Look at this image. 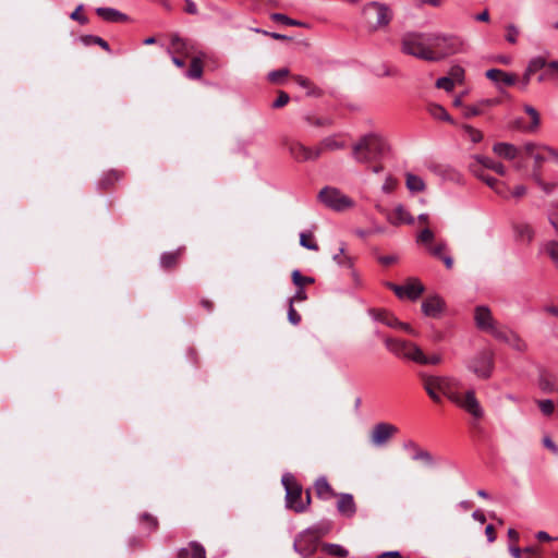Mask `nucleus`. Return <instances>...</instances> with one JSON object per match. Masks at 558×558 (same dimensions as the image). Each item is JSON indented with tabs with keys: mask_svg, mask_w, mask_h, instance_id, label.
Segmentation results:
<instances>
[{
	"mask_svg": "<svg viewBox=\"0 0 558 558\" xmlns=\"http://www.w3.org/2000/svg\"><path fill=\"white\" fill-rule=\"evenodd\" d=\"M524 111L531 117V125L527 128V130L531 132L537 130L541 124V119L537 110L530 105H525Z\"/></svg>",
	"mask_w": 558,
	"mask_h": 558,
	"instance_id": "obj_40",
	"label": "nucleus"
},
{
	"mask_svg": "<svg viewBox=\"0 0 558 558\" xmlns=\"http://www.w3.org/2000/svg\"><path fill=\"white\" fill-rule=\"evenodd\" d=\"M338 511L348 518H351L356 512V506L351 494H340L337 502Z\"/></svg>",
	"mask_w": 558,
	"mask_h": 558,
	"instance_id": "obj_21",
	"label": "nucleus"
},
{
	"mask_svg": "<svg viewBox=\"0 0 558 558\" xmlns=\"http://www.w3.org/2000/svg\"><path fill=\"white\" fill-rule=\"evenodd\" d=\"M178 558H206V550L197 542H191L189 547H183L178 551Z\"/></svg>",
	"mask_w": 558,
	"mask_h": 558,
	"instance_id": "obj_23",
	"label": "nucleus"
},
{
	"mask_svg": "<svg viewBox=\"0 0 558 558\" xmlns=\"http://www.w3.org/2000/svg\"><path fill=\"white\" fill-rule=\"evenodd\" d=\"M493 151L507 160H514L520 155V149L510 143H496Z\"/></svg>",
	"mask_w": 558,
	"mask_h": 558,
	"instance_id": "obj_22",
	"label": "nucleus"
},
{
	"mask_svg": "<svg viewBox=\"0 0 558 558\" xmlns=\"http://www.w3.org/2000/svg\"><path fill=\"white\" fill-rule=\"evenodd\" d=\"M542 147L543 146H538L535 143L529 142L523 145L522 150L526 154V156L532 157L536 153V148L542 149Z\"/></svg>",
	"mask_w": 558,
	"mask_h": 558,
	"instance_id": "obj_63",
	"label": "nucleus"
},
{
	"mask_svg": "<svg viewBox=\"0 0 558 558\" xmlns=\"http://www.w3.org/2000/svg\"><path fill=\"white\" fill-rule=\"evenodd\" d=\"M482 114V108L480 104L469 105L463 107V116L465 118H472Z\"/></svg>",
	"mask_w": 558,
	"mask_h": 558,
	"instance_id": "obj_55",
	"label": "nucleus"
},
{
	"mask_svg": "<svg viewBox=\"0 0 558 558\" xmlns=\"http://www.w3.org/2000/svg\"><path fill=\"white\" fill-rule=\"evenodd\" d=\"M538 407L545 415H550L554 412V402L549 399L538 401Z\"/></svg>",
	"mask_w": 558,
	"mask_h": 558,
	"instance_id": "obj_56",
	"label": "nucleus"
},
{
	"mask_svg": "<svg viewBox=\"0 0 558 558\" xmlns=\"http://www.w3.org/2000/svg\"><path fill=\"white\" fill-rule=\"evenodd\" d=\"M506 40L510 44H517L520 34L519 28L514 24H509L506 26Z\"/></svg>",
	"mask_w": 558,
	"mask_h": 558,
	"instance_id": "obj_52",
	"label": "nucleus"
},
{
	"mask_svg": "<svg viewBox=\"0 0 558 558\" xmlns=\"http://www.w3.org/2000/svg\"><path fill=\"white\" fill-rule=\"evenodd\" d=\"M454 86V81L450 76L439 77L436 82V87L450 92Z\"/></svg>",
	"mask_w": 558,
	"mask_h": 558,
	"instance_id": "obj_53",
	"label": "nucleus"
},
{
	"mask_svg": "<svg viewBox=\"0 0 558 558\" xmlns=\"http://www.w3.org/2000/svg\"><path fill=\"white\" fill-rule=\"evenodd\" d=\"M430 384L438 389L439 392L447 396L451 401L458 400V392L454 391L459 387L460 381L454 377L428 376L423 375Z\"/></svg>",
	"mask_w": 558,
	"mask_h": 558,
	"instance_id": "obj_10",
	"label": "nucleus"
},
{
	"mask_svg": "<svg viewBox=\"0 0 558 558\" xmlns=\"http://www.w3.org/2000/svg\"><path fill=\"white\" fill-rule=\"evenodd\" d=\"M405 185L412 193L423 192L426 187L424 180L413 173H407Z\"/></svg>",
	"mask_w": 558,
	"mask_h": 558,
	"instance_id": "obj_29",
	"label": "nucleus"
},
{
	"mask_svg": "<svg viewBox=\"0 0 558 558\" xmlns=\"http://www.w3.org/2000/svg\"><path fill=\"white\" fill-rule=\"evenodd\" d=\"M318 201L335 211H344L354 206L352 198L333 186H325L318 193Z\"/></svg>",
	"mask_w": 558,
	"mask_h": 558,
	"instance_id": "obj_5",
	"label": "nucleus"
},
{
	"mask_svg": "<svg viewBox=\"0 0 558 558\" xmlns=\"http://www.w3.org/2000/svg\"><path fill=\"white\" fill-rule=\"evenodd\" d=\"M543 251L548 254L551 260L555 263L558 268V242L557 241H548L543 245Z\"/></svg>",
	"mask_w": 558,
	"mask_h": 558,
	"instance_id": "obj_41",
	"label": "nucleus"
},
{
	"mask_svg": "<svg viewBox=\"0 0 558 558\" xmlns=\"http://www.w3.org/2000/svg\"><path fill=\"white\" fill-rule=\"evenodd\" d=\"M428 112L429 114L435 118V119H438V120H442V121H447V122H450V123H453L450 114L447 112V110L440 106V105H436V104H433L428 107Z\"/></svg>",
	"mask_w": 558,
	"mask_h": 558,
	"instance_id": "obj_33",
	"label": "nucleus"
},
{
	"mask_svg": "<svg viewBox=\"0 0 558 558\" xmlns=\"http://www.w3.org/2000/svg\"><path fill=\"white\" fill-rule=\"evenodd\" d=\"M403 448L405 450H410L413 452L412 460L422 461L428 466H432L435 464L433 456L427 450L422 449L415 441H413V440L404 441Z\"/></svg>",
	"mask_w": 558,
	"mask_h": 558,
	"instance_id": "obj_15",
	"label": "nucleus"
},
{
	"mask_svg": "<svg viewBox=\"0 0 558 558\" xmlns=\"http://www.w3.org/2000/svg\"><path fill=\"white\" fill-rule=\"evenodd\" d=\"M323 549L331 556L344 558L349 555V551L339 544L325 543Z\"/></svg>",
	"mask_w": 558,
	"mask_h": 558,
	"instance_id": "obj_35",
	"label": "nucleus"
},
{
	"mask_svg": "<svg viewBox=\"0 0 558 558\" xmlns=\"http://www.w3.org/2000/svg\"><path fill=\"white\" fill-rule=\"evenodd\" d=\"M403 286L404 296L411 301L417 300L424 292V286L417 279H412Z\"/></svg>",
	"mask_w": 558,
	"mask_h": 558,
	"instance_id": "obj_25",
	"label": "nucleus"
},
{
	"mask_svg": "<svg viewBox=\"0 0 558 558\" xmlns=\"http://www.w3.org/2000/svg\"><path fill=\"white\" fill-rule=\"evenodd\" d=\"M400 50L402 53L416 59L434 62L430 50V33L409 31L400 38Z\"/></svg>",
	"mask_w": 558,
	"mask_h": 558,
	"instance_id": "obj_2",
	"label": "nucleus"
},
{
	"mask_svg": "<svg viewBox=\"0 0 558 558\" xmlns=\"http://www.w3.org/2000/svg\"><path fill=\"white\" fill-rule=\"evenodd\" d=\"M507 344L519 352H522L526 349L525 342L515 332H512L510 339H508Z\"/></svg>",
	"mask_w": 558,
	"mask_h": 558,
	"instance_id": "obj_48",
	"label": "nucleus"
},
{
	"mask_svg": "<svg viewBox=\"0 0 558 558\" xmlns=\"http://www.w3.org/2000/svg\"><path fill=\"white\" fill-rule=\"evenodd\" d=\"M512 330L507 328H499L498 326L490 332V335L496 338L499 341H502L505 343L508 342V339H510V336L512 335Z\"/></svg>",
	"mask_w": 558,
	"mask_h": 558,
	"instance_id": "obj_46",
	"label": "nucleus"
},
{
	"mask_svg": "<svg viewBox=\"0 0 558 558\" xmlns=\"http://www.w3.org/2000/svg\"><path fill=\"white\" fill-rule=\"evenodd\" d=\"M473 159L474 162L472 165H475L477 169L484 167L486 169L494 170L496 173L500 175L506 174V168L501 162L495 161L492 158L482 155H475Z\"/></svg>",
	"mask_w": 558,
	"mask_h": 558,
	"instance_id": "obj_20",
	"label": "nucleus"
},
{
	"mask_svg": "<svg viewBox=\"0 0 558 558\" xmlns=\"http://www.w3.org/2000/svg\"><path fill=\"white\" fill-rule=\"evenodd\" d=\"M193 49V43L189 39L182 38L178 34L171 36L170 47L168 48L169 53L189 56Z\"/></svg>",
	"mask_w": 558,
	"mask_h": 558,
	"instance_id": "obj_16",
	"label": "nucleus"
},
{
	"mask_svg": "<svg viewBox=\"0 0 558 558\" xmlns=\"http://www.w3.org/2000/svg\"><path fill=\"white\" fill-rule=\"evenodd\" d=\"M315 490H316L317 496L322 499H329V498L336 496L330 484L324 476L316 480Z\"/></svg>",
	"mask_w": 558,
	"mask_h": 558,
	"instance_id": "obj_27",
	"label": "nucleus"
},
{
	"mask_svg": "<svg viewBox=\"0 0 558 558\" xmlns=\"http://www.w3.org/2000/svg\"><path fill=\"white\" fill-rule=\"evenodd\" d=\"M468 369L474 373L478 378L487 379L492 376L494 369V354L489 350L477 352L466 365Z\"/></svg>",
	"mask_w": 558,
	"mask_h": 558,
	"instance_id": "obj_7",
	"label": "nucleus"
},
{
	"mask_svg": "<svg viewBox=\"0 0 558 558\" xmlns=\"http://www.w3.org/2000/svg\"><path fill=\"white\" fill-rule=\"evenodd\" d=\"M363 14L367 17H375L376 22L373 25L374 29L387 27L392 20V12L390 8L377 1H372L364 5Z\"/></svg>",
	"mask_w": 558,
	"mask_h": 558,
	"instance_id": "obj_8",
	"label": "nucleus"
},
{
	"mask_svg": "<svg viewBox=\"0 0 558 558\" xmlns=\"http://www.w3.org/2000/svg\"><path fill=\"white\" fill-rule=\"evenodd\" d=\"M292 281L296 287H304L305 283H313L314 278L304 277L301 275V272L298 269H295L292 272Z\"/></svg>",
	"mask_w": 558,
	"mask_h": 558,
	"instance_id": "obj_50",
	"label": "nucleus"
},
{
	"mask_svg": "<svg viewBox=\"0 0 558 558\" xmlns=\"http://www.w3.org/2000/svg\"><path fill=\"white\" fill-rule=\"evenodd\" d=\"M463 130L472 143H480L483 140V134L480 130L474 129L469 124H465Z\"/></svg>",
	"mask_w": 558,
	"mask_h": 558,
	"instance_id": "obj_45",
	"label": "nucleus"
},
{
	"mask_svg": "<svg viewBox=\"0 0 558 558\" xmlns=\"http://www.w3.org/2000/svg\"><path fill=\"white\" fill-rule=\"evenodd\" d=\"M181 255V250L175 252H166L160 257V265L163 268H170L175 265L179 256Z\"/></svg>",
	"mask_w": 558,
	"mask_h": 558,
	"instance_id": "obj_37",
	"label": "nucleus"
},
{
	"mask_svg": "<svg viewBox=\"0 0 558 558\" xmlns=\"http://www.w3.org/2000/svg\"><path fill=\"white\" fill-rule=\"evenodd\" d=\"M397 185L396 179H393L391 175H388L381 186V190L384 193H391Z\"/></svg>",
	"mask_w": 558,
	"mask_h": 558,
	"instance_id": "obj_61",
	"label": "nucleus"
},
{
	"mask_svg": "<svg viewBox=\"0 0 558 558\" xmlns=\"http://www.w3.org/2000/svg\"><path fill=\"white\" fill-rule=\"evenodd\" d=\"M82 41L85 46H90V45H98L99 47H101L104 50L110 52V47L108 45V43L102 39L101 37L99 36H95V35H86V36H83L82 37Z\"/></svg>",
	"mask_w": 558,
	"mask_h": 558,
	"instance_id": "obj_38",
	"label": "nucleus"
},
{
	"mask_svg": "<svg viewBox=\"0 0 558 558\" xmlns=\"http://www.w3.org/2000/svg\"><path fill=\"white\" fill-rule=\"evenodd\" d=\"M288 320L294 326L299 325L301 322L300 314L294 310L293 304L290 303L288 310Z\"/></svg>",
	"mask_w": 558,
	"mask_h": 558,
	"instance_id": "obj_60",
	"label": "nucleus"
},
{
	"mask_svg": "<svg viewBox=\"0 0 558 558\" xmlns=\"http://www.w3.org/2000/svg\"><path fill=\"white\" fill-rule=\"evenodd\" d=\"M434 240V233L430 229H423L417 235V242L429 243Z\"/></svg>",
	"mask_w": 558,
	"mask_h": 558,
	"instance_id": "obj_59",
	"label": "nucleus"
},
{
	"mask_svg": "<svg viewBox=\"0 0 558 558\" xmlns=\"http://www.w3.org/2000/svg\"><path fill=\"white\" fill-rule=\"evenodd\" d=\"M444 301L438 295H432L422 303V312L428 317H438L444 310Z\"/></svg>",
	"mask_w": 558,
	"mask_h": 558,
	"instance_id": "obj_17",
	"label": "nucleus"
},
{
	"mask_svg": "<svg viewBox=\"0 0 558 558\" xmlns=\"http://www.w3.org/2000/svg\"><path fill=\"white\" fill-rule=\"evenodd\" d=\"M373 317L375 320L391 328H397V324H399V319L388 312H376Z\"/></svg>",
	"mask_w": 558,
	"mask_h": 558,
	"instance_id": "obj_34",
	"label": "nucleus"
},
{
	"mask_svg": "<svg viewBox=\"0 0 558 558\" xmlns=\"http://www.w3.org/2000/svg\"><path fill=\"white\" fill-rule=\"evenodd\" d=\"M318 148L327 150H337L344 148V143L337 140L336 135L327 136L320 142Z\"/></svg>",
	"mask_w": 558,
	"mask_h": 558,
	"instance_id": "obj_36",
	"label": "nucleus"
},
{
	"mask_svg": "<svg viewBox=\"0 0 558 558\" xmlns=\"http://www.w3.org/2000/svg\"><path fill=\"white\" fill-rule=\"evenodd\" d=\"M547 65L548 62L546 61L544 56H535L529 60L525 70L532 75H534L536 72L543 70Z\"/></svg>",
	"mask_w": 558,
	"mask_h": 558,
	"instance_id": "obj_31",
	"label": "nucleus"
},
{
	"mask_svg": "<svg viewBox=\"0 0 558 558\" xmlns=\"http://www.w3.org/2000/svg\"><path fill=\"white\" fill-rule=\"evenodd\" d=\"M311 234L301 233L300 234V244L301 246L311 250V251H318V245L315 241H313Z\"/></svg>",
	"mask_w": 558,
	"mask_h": 558,
	"instance_id": "obj_49",
	"label": "nucleus"
},
{
	"mask_svg": "<svg viewBox=\"0 0 558 558\" xmlns=\"http://www.w3.org/2000/svg\"><path fill=\"white\" fill-rule=\"evenodd\" d=\"M447 248V244L445 242L438 243L436 246L429 248L430 254L435 257L441 258L445 254L444 251Z\"/></svg>",
	"mask_w": 558,
	"mask_h": 558,
	"instance_id": "obj_62",
	"label": "nucleus"
},
{
	"mask_svg": "<svg viewBox=\"0 0 558 558\" xmlns=\"http://www.w3.org/2000/svg\"><path fill=\"white\" fill-rule=\"evenodd\" d=\"M423 380H424V388L427 392V395L430 397V399L435 402H439L440 401V396H439V391L438 389L434 386V384H430V381H428L424 376H423Z\"/></svg>",
	"mask_w": 558,
	"mask_h": 558,
	"instance_id": "obj_51",
	"label": "nucleus"
},
{
	"mask_svg": "<svg viewBox=\"0 0 558 558\" xmlns=\"http://www.w3.org/2000/svg\"><path fill=\"white\" fill-rule=\"evenodd\" d=\"M307 299L304 287H296V291L294 295L289 299V303L293 304L294 302H303Z\"/></svg>",
	"mask_w": 558,
	"mask_h": 558,
	"instance_id": "obj_58",
	"label": "nucleus"
},
{
	"mask_svg": "<svg viewBox=\"0 0 558 558\" xmlns=\"http://www.w3.org/2000/svg\"><path fill=\"white\" fill-rule=\"evenodd\" d=\"M306 121L310 124L318 126V128L332 125V120L327 117H325V118L307 117Z\"/></svg>",
	"mask_w": 558,
	"mask_h": 558,
	"instance_id": "obj_54",
	"label": "nucleus"
},
{
	"mask_svg": "<svg viewBox=\"0 0 558 558\" xmlns=\"http://www.w3.org/2000/svg\"><path fill=\"white\" fill-rule=\"evenodd\" d=\"M203 75V62L201 58H193L190 69L186 72V77L191 80H198Z\"/></svg>",
	"mask_w": 558,
	"mask_h": 558,
	"instance_id": "obj_32",
	"label": "nucleus"
},
{
	"mask_svg": "<svg viewBox=\"0 0 558 558\" xmlns=\"http://www.w3.org/2000/svg\"><path fill=\"white\" fill-rule=\"evenodd\" d=\"M96 13L98 16L108 22H124L128 20V16L124 13L113 8H98Z\"/></svg>",
	"mask_w": 558,
	"mask_h": 558,
	"instance_id": "obj_24",
	"label": "nucleus"
},
{
	"mask_svg": "<svg viewBox=\"0 0 558 558\" xmlns=\"http://www.w3.org/2000/svg\"><path fill=\"white\" fill-rule=\"evenodd\" d=\"M470 169L478 179L484 181L488 186L495 189L498 183L497 179L485 174L484 171L482 169H477L475 165H470Z\"/></svg>",
	"mask_w": 558,
	"mask_h": 558,
	"instance_id": "obj_43",
	"label": "nucleus"
},
{
	"mask_svg": "<svg viewBox=\"0 0 558 558\" xmlns=\"http://www.w3.org/2000/svg\"><path fill=\"white\" fill-rule=\"evenodd\" d=\"M515 235L521 241L531 242L534 238L533 228L525 222H519L514 226Z\"/></svg>",
	"mask_w": 558,
	"mask_h": 558,
	"instance_id": "obj_30",
	"label": "nucleus"
},
{
	"mask_svg": "<svg viewBox=\"0 0 558 558\" xmlns=\"http://www.w3.org/2000/svg\"><path fill=\"white\" fill-rule=\"evenodd\" d=\"M388 221L393 226L402 223L414 225L415 218L407 210L402 204L395 207L393 214L388 216Z\"/></svg>",
	"mask_w": 558,
	"mask_h": 558,
	"instance_id": "obj_18",
	"label": "nucleus"
},
{
	"mask_svg": "<svg viewBox=\"0 0 558 558\" xmlns=\"http://www.w3.org/2000/svg\"><path fill=\"white\" fill-rule=\"evenodd\" d=\"M290 100V96L286 92H279L277 99L272 102V108H281Z\"/></svg>",
	"mask_w": 558,
	"mask_h": 558,
	"instance_id": "obj_57",
	"label": "nucleus"
},
{
	"mask_svg": "<svg viewBox=\"0 0 558 558\" xmlns=\"http://www.w3.org/2000/svg\"><path fill=\"white\" fill-rule=\"evenodd\" d=\"M532 179L536 185L547 195L551 194L557 189V183L545 182L542 178L541 171L533 169Z\"/></svg>",
	"mask_w": 558,
	"mask_h": 558,
	"instance_id": "obj_28",
	"label": "nucleus"
},
{
	"mask_svg": "<svg viewBox=\"0 0 558 558\" xmlns=\"http://www.w3.org/2000/svg\"><path fill=\"white\" fill-rule=\"evenodd\" d=\"M270 19L275 22H280L284 25H290V26H300L301 25V22L290 19L289 16H287L282 13H272L270 15Z\"/></svg>",
	"mask_w": 558,
	"mask_h": 558,
	"instance_id": "obj_47",
	"label": "nucleus"
},
{
	"mask_svg": "<svg viewBox=\"0 0 558 558\" xmlns=\"http://www.w3.org/2000/svg\"><path fill=\"white\" fill-rule=\"evenodd\" d=\"M558 78V60H551L548 65L543 69V72L537 76L538 83L546 81H556Z\"/></svg>",
	"mask_w": 558,
	"mask_h": 558,
	"instance_id": "obj_26",
	"label": "nucleus"
},
{
	"mask_svg": "<svg viewBox=\"0 0 558 558\" xmlns=\"http://www.w3.org/2000/svg\"><path fill=\"white\" fill-rule=\"evenodd\" d=\"M289 151L296 161L301 162L316 160L322 155V148L312 149L299 142L291 143L289 146Z\"/></svg>",
	"mask_w": 558,
	"mask_h": 558,
	"instance_id": "obj_13",
	"label": "nucleus"
},
{
	"mask_svg": "<svg viewBox=\"0 0 558 558\" xmlns=\"http://www.w3.org/2000/svg\"><path fill=\"white\" fill-rule=\"evenodd\" d=\"M345 248H344V244H341L340 248H339V253L335 254L332 256V259L340 266V267H345V268H351L352 267V259L350 256L345 255L344 253Z\"/></svg>",
	"mask_w": 558,
	"mask_h": 558,
	"instance_id": "obj_39",
	"label": "nucleus"
},
{
	"mask_svg": "<svg viewBox=\"0 0 558 558\" xmlns=\"http://www.w3.org/2000/svg\"><path fill=\"white\" fill-rule=\"evenodd\" d=\"M548 221L550 226L554 228L556 234L558 235V211H549Z\"/></svg>",
	"mask_w": 558,
	"mask_h": 558,
	"instance_id": "obj_64",
	"label": "nucleus"
},
{
	"mask_svg": "<svg viewBox=\"0 0 558 558\" xmlns=\"http://www.w3.org/2000/svg\"><path fill=\"white\" fill-rule=\"evenodd\" d=\"M387 149L388 145L381 136L369 133L352 146V157L356 162L368 163L381 158Z\"/></svg>",
	"mask_w": 558,
	"mask_h": 558,
	"instance_id": "obj_1",
	"label": "nucleus"
},
{
	"mask_svg": "<svg viewBox=\"0 0 558 558\" xmlns=\"http://www.w3.org/2000/svg\"><path fill=\"white\" fill-rule=\"evenodd\" d=\"M289 75V70L286 68L274 70L268 73V80L271 83L279 84L283 78Z\"/></svg>",
	"mask_w": 558,
	"mask_h": 558,
	"instance_id": "obj_44",
	"label": "nucleus"
},
{
	"mask_svg": "<svg viewBox=\"0 0 558 558\" xmlns=\"http://www.w3.org/2000/svg\"><path fill=\"white\" fill-rule=\"evenodd\" d=\"M398 433V427L390 423L376 424L371 433V442L375 447L385 446L389 439Z\"/></svg>",
	"mask_w": 558,
	"mask_h": 558,
	"instance_id": "obj_11",
	"label": "nucleus"
},
{
	"mask_svg": "<svg viewBox=\"0 0 558 558\" xmlns=\"http://www.w3.org/2000/svg\"><path fill=\"white\" fill-rule=\"evenodd\" d=\"M387 349L398 357L407 359L415 363L425 362L424 352L415 343L388 338L385 341Z\"/></svg>",
	"mask_w": 558,
	"mask_h": 558,
	"instance_id": "obj_6",
	"label": "nucleus"
},
{
	"mask_svg": "<svg viewBox=\"0 0 558 558\" xmlns=\"http://www.w3.org/2000/svg\"><path fill=\"white\" fill-rule=\"evenodd\" d=\"M453 402L459 404L461 408H463L466 412H469L476 418L482 417L484 414L483 409L480 402L477 401L473 390H469L464 395V397L458 393V400Z\"/></svg>",
	"mask_w": 558,
	"mask_h": 558,
	"instance_id": "obj_14",
	"label": "nucleus"
},
{
	"mask_svg": "<svg viewBox=\"0 0 558 558\" xmlns=\"http://www.w3.org/2000/svg\"><path fill=\"white\" fill-rule=\"evenodd\" d=\"M430 50L435 58L434 62H438L449 56L461 52L463 50V41L454 35L430 33Z\"/></svg>",
	"mask_w": 558,
	"mask_h": 558,
	"instance_id": "obj_3",
	"label": "nucleus"
},
{
	"mask_svg": "<svg viewBox=\"0 0 558 558\" xmlns=\"http://www.w3.org/2000/svg\"><path fill=\"white\" fill-rule=\"evenodd\" d=\"M474 322L480 330L488 333L497 327V323L494 319L490 310L485 305H478L475 307Z\"/></svg>",
	"mask_w": 558,
	"mask_h": 558,
	"instance_id": "obj_12",
	"label": "nucleus"
},
{
	"mask_svg": "<svg viewBox=\"0 0 558 558\" xmlns=\"http://www.w3.org/2000/svg\"><path fill=\"white\" fill-rule=\"evenodd\" d=\"M312 534L316 535L319 539L327 535L330 532V523L329 522H319L307 527Z\"/></svg>",
	"mask_w": 558,
	"mask_h": 558,
	"instance_id": "obj_42",
	"label": "nucleus"
},
{
	"mask_svg": "<svg viewBox=\"0 0 558 558\" xmlns=\"http://www.w3.org/2000/svg\"><path fill=\"white\" fill-rule=\"evenodd\" d=\"M486 77L496 84L512 86L517 82V77L512 73L505 72L500 69H489L485 73Z\"/></svg>",
	"mask_w": 558,
	"mask_h": 558,
	"instance_id": "obj_19",
	"label": "nucleus"
},
{
	"mask_svg": "<svg viewBox=\"0 0 558 558\" xmlns=\"http://www.w3.org/2000/svg\"><path fill=\"white\" fill-rule=\"evenodd\" d=\"M281 484L286 490V506L298 513L304 512L311 502L310 493L306 494L305 501H302V486L295 481L291 473L282 475Z\"/></svg>",
	"mask_w": 558,
	"mask_h": 558,
	"instance_id": "obj_4",
	"label": "nucleus"
},
{
	"mask_svg": "<svg viewBox=\"0 0 558 558\" xmlns=\"http://www.w3.org/2000/svg\"><path fill=\"white\" fill-rule=\"evenodd\" d=\"M318 544L319 538L306 529L295 538L293 549L300 555L311 556L316 553Z\"/></svg>",
	"mask_w": 558,
	"mask_h": 558,
	"instance_id": "obj_9",
	"label": "nucleus"
}]
</instances>
